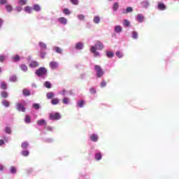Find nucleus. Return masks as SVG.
<instances>
[{
  "label": "nucleus",
  "instance_id": "32",
  "mask_svg": "<svg viewBox=\"0 0 179 179\" xmlns=\"http://www.w3.org/2000/svg\"><path fill=\"white\" fill-rule=\"evenodd\" d=\"M13 60L15 62L20 61V56H19V55H15L13 57Z\"/></svg>",
  "mask_w": 179,
  "mask_h": 179
},
{
  "label": "nucleus",
  "instance_id": "7",
  "mask_svg": "<svg viewBox=\"0 0 179 179\" xmlns=\"http://www.w3.org/2000/svg\"><path fill=\"white\" fill-rule=\"evenodd\" d=\"M57 20L62 24H66V23H68V20H66V18H65L64 17H61L58 18Z\"/></svg>",
  "mask_w": 179,
  "mask_h": 179
},
{
  "label": "nucleus",
  "instance_id": "14",
  "mask_svg": "<svg viewBox=\"0 0 179 179\" xmlns=\"http://www.w3.org/2000/svg\"><path fill=\"white\" fill-rule=\"evenodd\" d=\"M22 94H24V96H30L31 94V93L30 92V90H29L28 89H24L22 91Z\"/></svg>",
  "mask_w": 179,
  "mask_h": 179
},
{
  "label": "nucleus",
  "instance_id": "27",
  "mask_svg": "<svg viewBox=\"0 0 179 179\" xmlns=\"http://www.w3.org/2000/svg\"><path fill=\"white\" fill-rule=\"evenodd\" d=\"M6 9L8 12H12L13 10V8L9 4L6 6Z\"/></svg>",
  "mask_w": 179,
  "mask_h": 179
},
{
  "label": "nucleus",
  "instance_id": "22",
  "mask_svg": "<svg viewBox=\"0 0 179 179\" xmlns=\"http://www.w3.org/2000/svg\"><path fill=\"white\" fill-rule=\"evenodd\" d=\"M44 86L45 87H46L47 89H51V83H50V81H45L44 83Z\"/></svg>",
  "mask_w": 179,
  "mask_h": 179
},
{
  "label": "nucleus",
  "instance_id": "37",
  "mask_svg": "<svg viewBox=\"0 0 179 179\" xmlns=\"http://www.w3.org/2000/svg\"><path fill=\"white\" fill-rule=\"evenodd\" d=\"M24 121H25L26 124H30V122H31L30 116L27 115Z\"/></svg>",
  "mask_w": 179,
  "mask_h": 179
},
{
  "label": "nucleus",
  "instance_id": "1",
  "mask_svg": "<svg viewBox=\"0 0 179 179\" xmlns=\"http://www.w3.org/2000/svg\"><path fill=\"white\" fill-rule=\"evenodd\" d=\"M94 69L96 71L97 78H102L103 75H104V71L101 69V66L95 65Z\"/></svg>",
  "mask_w": 179,
  "mask_h": 179
},
{
  "label": "nucleus",
  "instance_id": "6",
  "mask_svg": "<svg viewBox=\"0 0 179 179\" xmlns=\"http://www.w3.org/2000/svg\"><path fill=\"white\" fill-rule=\"evenodd\" d=\"M90 51L94 54V57H99V55H100V54L96 50L95 46H91Z\"/></svg>",
  "mask_w": 179,
  "mask_h": 179
},
{
  "label": "nucleus",
  "instance_id": "36",
  "mask_svg": "<svg viewBox=\"0 0 179 179\" xmlns=\"http://www.w3.org/2000/svg\"><path fill=\"white\" fill-rule=\"evenodd\" d=\"M106 55L108 58H113V57H114V53L113 52H107Z\"/></svg>",
  "mask_w": 179,
  "mask_h": 179
},
{
  "label": "nucleus",
  "instance_id": "55",
  "mask_svg": "<svg viewBox=\"0 0 179 179\" xmlns=\"http://www.w3.org/2000/svg\"><path fill=\"white\" fill-rule=\"evenodd\" d=\"M17 12H21L22 11V7H17Z\"/></svg>",
  "mask_w": 179,
  "mask_h": 179
},
{
  "label": "nucleus",
  "instance_id": "13",
  "mask_svg": "<svg viewBox=\"0 0 179 179\" xmlns=\"http://www.w3.org/2000/svg\"><path fill=\"white\" fill-rule=\"evenodd\" d=\"M0 87L3 90H6V89H8V84H6V83H5V82H1Z\"/></svg>",
  "mask_w": 179,
  "mask_h": 179
},
{
  "label": "nucleus",
  "instance_id": "3",
  "mask_svg": "<svg viewBox=\"0 0 179 179\" xmlns=\"http://www.w3.org/2000/svg\"><path fill=\"white\" fill-rule=\"evenodd\" d=\"M60 118H61V115L59 113L50 114V120H54L57 121V120H59Z\"/></svg>",
  "mask_w": 179,
  "mask_h": 179
},
{
  "label": "nucleus",
  "instance_id": "49",
  "mask_svg": "<svg viewBox=\"0 0 179 179\" xmlns=\"http://www.w3.org/2000/svg\"><path fill=\"white\" fill-rule=\"evenodd\" d=\"M25 12L30 13V12H31V8L30 6L25 7Z\"/></svg>",
  "mask_w": 179,
  "mask_h": 179
},
{
  "label": "nucleus",
  "instance_id": "42",
  "mask_svg": "<svg viewBox=\"0 0 179 179\" xmlns=\"http://www.w3.org/2000/svg\"><path fill=\"white\" fill-rule=\"evenodd\" d=\"M22 156L27 157L29 155V152L28 150H24L22 152Z\"/></svg>",
  "mask_w": 179,
  "mask_h": 179
},
{
  "label": "nucleus",
  "instance_id": "40",
  "mask_svg": "<svg viewBox=\"0 0 179 179\" xmlns=\"http://www.w3.org/2000/svg\"><path fill=\"white\" fill-rule=\"evenodd\" d=\"M63 13L64 15H71V11H69V9L68 8H64Z\"/></svg>",
  "mask_w": 179,
  "mask_h": 179
},
{
  "label": "nucleus",
  "instance_id": "5",
  "mask_svg": "<svg viewBox=\"0 0 179 179\" xmlns=\"http://www.w3.org/2000/svg\"><path fill=\"white\" fill-rule=\"evenodd\" d=\"M17 110H18V111H22V113L26 111L24 106L22 103H17Z\"/></svg>",
  "mask_w": 179,
  "mask_h": 179
},
{
  "label": "nucleus",
  "instance_id": "24",
  "mask_svg": "<svg viewBox=\"0 0 179 179\" xmlns=\"http://www.w3.org/2000/svg\"><path fill=\"white\" fill-rule=\"evenodd\" d=\"M85 104V101L83 100L79 101L77 103V106L78 107H79L80 108H82V107H83V105Z\"/></svg>",
  "mask_w": 179,
  "mask_h": 179
},
{
  "label": "nucleus",
  "instance_id": "53",
  "mask_svg": "<svg viewBox=\"0 0 179 179\" xmlns=\"http://www.w3.org/2000/svg\"><path fill=\"white\" fill-rule=\"evenodd\" d=\"M8 0H0V5H5V3H7Z\"/></svg>",
  "mask_w": 179,
  "mask_h": 179
},
{
  "label": "nucleus",
  "instance_id": "44",
  "mask_svg": "<svg viewBox=\"0 0 179 179\" xmlns=\"http://www.w3.org/2000/svg\"><path fill=\"white\" fill-rule=\"evenodd\" d=\"M17 78H16V76H13L10 78V82H16L17 80Z\"/></svg>",
  "mask_w": 179,
  "mask_h": 179
},
{
  "label": "nucleus",
  "instance_id": "48",
  "mask_svg": "<svg viewBox=\"0 0 179 179\" xmlns=\"http://www.w3.org/2000/svg\"><path fill=\"white\" fill-rule=\"evenodd\" d=\"M78 17L80 20H85V15L80 14L78 15Z\"/></svg>",
  "mask_w": 179,
  "mask_h": 179
},
{
  "label": "nucleus",
  "instance_id": "16",
  "mask_svg": "<svg viewBox=\"0 0 179 179\" xmlns=\"http://www.w3.org/2000/svg\"><path fill=\"white\" fill-rule=\"evenodd\" d=\"M115 33H121L122 31V27L120 25H117L115 27Z\"/></svg>",
  "mask_w": 179,
  "mask_h": 179
},
{
  "label": "nucleus",
  "instance_id": "20",
  "mask_svg": "<svg viewBox=\"0 0 179 179\" xmlns=\"http://www.w3.org/2000/svg\"><path fill=\"white\" fill-rule=\"evenodd\" d=\"M143 19H144L143 15H142L141 14H138L137 15V20L140 23H142V22H143Z\"/></svg>",
  "mask_w": 179,
  "mask_h": 179
},
{
  "label": "nucleus",
  "instance_id": "15",
  "mask_svg": "<svg viewBox=\"0 0 179 179\" xmlns=\"http://www.w3.org/2000/svg\"><path fill=\"white\" fill-rule=\"evenodd\" d=\"M36 122H37V124L40 125V126H41V125H47V122H45V120L44 119L39 120Z\"/></svg>",
  "mask_w": 179,
  "mask_h": 179
},
{
  "label": "nucleus",
  "instance_id": "58",
  "mask_svg": "<svg viewBox=\"0 0 179 179\" xmlns=\"http://www.w3.org/2000/svg\"><path fill=\"white\" fill-rule=\"evenodd\" d=\"M3 23V20L0 18V27L2 26Z\"/></svg>",
  "mask_w": 179,
  "mask_h": 179
},
{
  "label": "nucleus",
  "instance_id": "45",
  "mask_svg": "<svg viewBox=\"0 0 179 179\" xmlns=\"http://www.w3.org/2000/svg\"><path fill=\"white\" fill-rule=\"evenodd\" d=\"M39 45L41 47V48H43V49H46L47 48V45H45V43H44L43 42H41L39 43Z\"/></svg>",
  "mask_w": 179,
  "mask_h": 179
},
{
  "label": "nucleus",
  "instance_id": "61",
  "mask_svg": "<svg viewBox=\"0 0 179 179\" xmlns=\"http://www.w3.org/2000/svg\"><path fill=\"white\" fill-rule=\"evenodd\" d=\"M1 72H2V69L1 68H0V73H1Z\"/></svg>",
  "mask_w": 179,
  "mask_h": 179
},
{
  "label": "nucleus",
  "instance_id": "52",
  "mask_svg": "<svg viewBox=\"0 0 179 179\" xmlns=\"http://www.w3.org/2000/svg\"><path fill=\"white\" fill-rule=\"evenodd\" d=\"M71 2L73 3V5H78V3H79L78 0H71Z\"/></svg>",
  "mask_w": 179,
  "mask_h": 179
},
{
  "label": "nucleus",
  "instance_id": "8",
  "mask_svg": "<svg viewBox=\"0 0 179 179\" xmlns=\"http://www.w3.org/2000/svg\"><path fill=\"white\" fill-rule=\"evenodd\" d=\"M54 97H55V94H54V92H50L46 94V98L48 99V100H50V99H54Z\"/></svg>",
  "mask_w": 179,
  "mask_h": 179
},
{
  "label": "nucleus",
  "instance_id": "57",
  "mask_svg": "<svg viewBox=\"0 0 179 179\" xmlns=\"http://www.w3.org/2000/svg\"><path fill=\"white\" fill-rule=\"evenodd\" d=\"M5 142H3V140H0V146H2Z\"/></svg>",
  "mask_w": 179,
  "mask_h": 179
},
{
  "label": "nucleus",
  "instance_id": "23",
  "mask_svg": "<svg viewBox=\"0 0 179 179\" xmlns=\"http://www.w3.org/2000/svg\"><path fill=\"white\" fill-rule=\"evenodd\" d=\"M96 48L97 50H103V48H104V46L103 45V43H101V42H98Z\"/></svg>",
  "mask_w": 179,
  "mask_h": 179
},
{
  "label": "nucleus",
  "instance_id": "47",
  "mask_svg": "<svg viewBox=\"0 0 179 179\" xmlns=\"http://www.w3.org/2000/svg\"><path fill=\"white\" fill-rule=\"evenodd\" d=\"M133 10H133L132 7H127L126 9L127 13H129L132 12Z\"/></svg>",
  "mask_w": 179,
  "mask_h": 179
},
{
  "label": "nucleus",
  "instance_id": "29",
  "mask_svg": "<svg viewBox=\"0 0 179 179\" xmlns=\"http://www.w3.org/2000/svg\"><path fill=\"white\" fill-rule=\"evenodd\" d=\"M101 153L99 152V153H96L95 154V159L96 160H101Z\"/></svg>",
  "mask_w": 179,
  "mask_h": 179
},
{
  "label": "nucleus",
  "instance_id": "2",
  "mask_svg": "<svg viewBox=\"0 0 179 179\" xmlns=\"http://www.w3.org/2000/svg\"><path fill=\"white\" fill-rule=\"evenodd\" d=\"M35 73L37 76H44V75H47V69L41 67L36 71Z\"/></svg>",
  "mask_w": 179,
  "mask_h": 179
},
{
  "label": "nucleus",
  "instance_id": "19",
  "mask_svg": "<svg viewBox=\"0 0 179 179\" xmlns=\"http://www.w3.org/2000/svg\"><path fill=\"white\" fill-rule=\"evenodd\" d=\"M9 94H8V92H6V91H2L1 92V96L3 99H8V96Z\"/></svg>",
  "mask_w": 179,
  "mask_h": 179
},
{
  "label": "nucleus",
  "instance_id": "25",
  "mask_svg": "<svg viewBox=\"0 0 179 179\" xmlns=\"http://www.w3.org/2000/svg\"><path fill=\"white\" fill-rule=\"evenodd\" d=\"M41 8L38 4L34 5V10H36V12H39L41 10Z\"/></svg>",
  "mask_w": 179,
  "mask_h": 179
},
{
  "label": "nucleus",
  "instance_id": "59",
  "mask_svg": "<svg viewBox=\"0 0 179 179\" xmlns=\"http://www.w3.org/2000/svg\"><path fill=\"white\" fill-rule=\"evenodd\" d=\"M66 92V91L65 90H62V94H63V96H65Z\"/></svg>",
  "mask_w": 179,
  "mask_h": 179
},
{
  "label": "nucleus",
  "instance_id": "62",
  "mask_svg": "<svg viewBox=\"0 0 179 179\" xmlns=\"http://www.w3.org/2000/svg\"><path fill=\"white\" fill-rule=\"evenodd\" d=\"M109 1H113V0H109Z\"/></svg>",
  "mask_w": 179,
  "mask_h": 179
},
{
  "label": "nucleus",
  "instance_id": "56",
  "mask_svg": "<svg viewBox=\"0 0 179 179\" xmlns=\"http://www.w3.org/2000/svg\"><path fill=\"white\" fill-rule=\"evenodd\" d=\"M41 58H45V53H41Z\"/></svg>",
  "mask_w": 179,
  "mask_h": 179
},
{
  "label": "nucleus",
  "instance_id": "4",
  "mask_svg": "<svg viewBox=\"0 0 179 179\" xmlns=\"http://www.w3.org/2000/svg\"><path fill=\"white\" fill-rule=\"evenodd\" d=\"M49 66L51 69H57L58 68V63L57 62H51L49 64Z\"/></svg>",
  "mask_w": 179,
  "mask_h": 179
},
{
  "label": "nucleus",
  "instance_id": "34",
  "mask_svg": "<svg viewBox=\"0 0 179 179\" xmlns=\"http://www.w3.org/2000/svg\"><path fill=\"white\" fill-rule=\"evenodd\" d=\"M5 132L6 134H8V135H10V134H12V130L10 129V127H6Z\"/></svg>",
  "mask_w": 179,
  "mask_h": 179
},
{
  "label": "nucleus",
  "instance_id": "46",
  "mask_svg": "<svg viewBox=\"0 0 179 179\" xmlns=\"http://www.w3.org/2000/svg\"><path fill=\"white\" fill-rule=\"evenodd\" d=\"M6 59V56L5 55H0V62H3Z\"/></svg>",
  "mask_w": 179,
  "mask_h": 179
},
{
  "label": "nucleus",
  "instance_id": "50",
  "mask_svg": "<svg viewBox=\"0 0 179 179\" xmlns=\"http://www.w3.org/2000/svg\"><path fill=\"white\" fill-rule=\"evenodd\" d=\"M116 55L119 58H122V53H121L120 51L116 52Z\"/></svg>",
  "mask_w": 179,
  "mask_h": 179
},
{
  "label": "nucleus",
  "instance_id": "11",
  "mask_svg": "<svg viewBox=\"0 0 179 179\" xmlns=\"http://www.w3.org/2000/svg\"><path fill=\"white\" fill-rule=\"evenodd\" d=\"M90 139L92 142H97V141H99V136L96 134H92L90 136Z\"/></svg>",
  "mask_w": 179,
  "mask_h": 179
},
{
  "label": "nucleus",
  "instance_id": "43",
  "mask_svg": "<svg viewBox=\"0 0 179 179\" xmlns=\"http://www.w3.org/2000/svg\"><path fill=\"white\" fill-rule=\"evenodd\" d=\"M10 173H12L13 174H15V173H16V168L15 166H11L10 168Z\"/></svg>",
  "mask_w": 179,
  "mask_h": 179
},
{
  "label": "nucleus",
  "instance_id": "9",
  "mask_svg": "<svg viewBox=\"0 0 179 179\" xmlns=\"http://www.w3.org/2000/svg\"><path fill=\"white\" fill-rule=\"evenodd\" d=\"M38 65H40V64H38V62H36V61H32L29 64L30 68H37V66H38Z\"/></svg>",
  "mask_w": 179,
  "mask_h": 179
},
{
  "label": "nucleus",
  "instance_id": "33",
  "mask_svg": "<svg viewBox=\"0 0 179 179\" xmlns=\"http://www.w3.org/2000/svg\"><path fill=\"white\" fill-rule=\"evenodd\" d=\"M119 6H120L118 4V2L114 3L113 6V10H117L118 9Z\"/></svg>",
  "mask_w": 179,
  "mask_h": 179
},
{
  "label": "nucleus",
  "instance_id": "26",
  "mask_svg": "<svg viewBox=\"0 0 179 179\" xmlns=\"http://www.w3.org/2000/svg\"><path fill=\"white\" fill-rule=\"evenodd\" d=\"M2 104H3V106H4V107H9V106H10V103L7 100H3Z\"/></svg>",
  "mask_w": 179,
  "mask_h": 179
},
{
  "label": "nucleus",
  "instance_id": "54",
  "mask_svg": "<svg viewBox=\"0 0 179 179\" xmlns=\"http://www.w3.org/2000/svg\"><path fill=\"white\" fill-rule=\"evenodd\" d=\"M33 107H34L36 110H38V108H40V105H38V103H34L33 105Z\"/></svg>",
  "mask_w": 179,
  "mask_h": 179
},
{
  "label": "nucleus",
  "instance_id": "12",
  "mask_svg": "<svg viewBox=\"0 0 179 179\" xmlns=\"http://www.w3.org/2000/svg\"><path fill=\"white\" fill-rule=\"evenodd\" d=\"M51 104H52V106H57V104H59V99L53 98L51 101Z\"/></svg>",
  "mask_w": 179,
  "mask_h": 179
},
{
  "label": "nucleus",
  "instance_id": "17",
  "mask_svg": "<svg viewBox=\"0 0 179 179\" xmlns=\"http://www.w3.org/2000/svg\"><path fill=\"white\" fill-rule=\"evenodd\" d=\"M29 147V143L27 141H24L21 143V148L22 149H26Z\"/></svg>",
  "mask_w": 179,
  "mask_h": 179
},
{
  "label": "nucleus",
  "instance_id": "60",
  "mask_svg": "<svg viewBox=\"0 0 179 179\" xmlns=\"http://www.w3.org/2000/svg\"><path fill=\"white\" fill-rule=\"evenodd\" d=\"M0 170H3V166H0Z\"/></svg>",
  "mask_w": 179,
  "mask_h": 179
},
{
  "label": "nucleus",
  "instance_id": "21",
  "mask_svg": "<svg viewBox=\"0 0 179 179\" xmlns=\"http://www.w3.org/2000/svg\"><path fill=\"white\" fill-rule=\"evenodd\" d=\"M21 70L23 71V72H27L28 68L26 64H21L20 66Z\"/></svg>",
  "mask_w": 179,
  "mask_h": 179
},
{
  "label": "nucleus",
  "instance_id": "35",
  "mask_svg": "<svg viewBox=\"0 0 179 179\" xmlns=\"http://www.w3.org/2000/svg\"><path fill=\"white\" fill-rule=\"evenodd\" d=\"M18 3L20 5H26V3H27V0H18Z\"/></svg>",
  "mask_w": 179,
  "mask_h": 179
},
{
  "label": "nucleus",
  "instance_id": "31",
  "mask_svg": "<svg viewBox=\"0 0 179 179\" xmlns=\"http://www.w3.org/2000/svg\"><path fill=\"white\" fill-rule=\"evenodd\" d=\"M55 52H57V54H62V49L59 47H55Z\"/></svg>",
  "mask_w": 179,
  "mask_h": 179
},
{
  "label": "nucleus",
  "instance_id": "51",
  "mask_svg": "<svg viewBox=\"0 0 179 179\" xmlns=\"http://www.w3.org/2000/svg\"><path fill=\"white\" fill-rule=\"evenodd\" d=\"M106 85H107V83H106V81L103 80L101 83V87H106Z\"/></svg>",
  "mask_w": 179,
  "mask_h": 179
},
{
  "label": "nucleus",
  "instance_id": "10",
  "mask_svg": "<svg viewBox=\"0 0 179 179\" xmlns=\"http://www.w3.org/2000/svg\"><path fill=\"white\" fill-rule=\"evenodd\" d=\"M158 9L159 10H166V5L163 3H158Z\"/></svg>",
  "mask_w": 179,
  "mask_h": 179
},
{
  "label": "nucleus",
  "instance_id": "30",
  "mask_svg": "<svg viewBox=\"0 0 179 179\" xmlns=\"http://www.w3.org/2000/svg\"><path fill=\"white\" fill-rule=\"evenodd\" d=\"M90 93H91V94H96V91L94 87H92L90 88Z\"/></svg>",
  "mask_w": 179,
  "mask_h": 179
},
{
  "label": "nucleus",
  "instance_id": "28",
  "mask_svg": "<svg viewBox=\"0 0 179 179\" xmlns=\"http://www.w3.org/2000/svg\"><path fill=\"white\" fill-rule=\"evenodd\" d=\"M94 22L96 23V24H99L100 23V17L99 16H95L94 17Z\"/></svg>",
  "mask_w": 179,
  "mask_h": 179
},
{
  "label": "nucleus",
  "instance_id": "18",
  "mask_svg": "<svg viewBox=\"0 0 179 179\" xmlns=\"http://www.w3.org/2000/svg\"><path fill=\"white\" fill-rule=\"evenodd\" d=\"M76 50H82V48H83V43H82L80 42L76 43Z\"/></svg>",
  "mask_w": 179,
  "mask_h": 179
},
{
  "label": "nucleus",
  "instance_id": "41",
  "mask_svg": "<svg viewBox=\"0 0 179 179\" xmlns=\"http://www.w3.org/2000/svg\"><path fill=\"white\" fill-rule=\"evenodd\" d=\"M62 103L64 104H68V103H69V99L64 97L62 100Z\"/></svg>",
  "mask_w": 179,
  "mask_h": 179
},
{
  "label": "nucleus",
  "instance_id": "38",
  "mask_svg": "<svg viewBox=\"0 0 179 179\" xmlns=\"http://www.w3.org/2000/svg\"><path fill=\"white\" fill-rule=\"evenodd\" d=\"M132 38H134V39L138 38V32L135 31L132 32Z\"/></svg>",
  "mask_w": 179,
  "mask_h": 179
},
{
  "label": "nucleus",
  "instance_id": "39",
  "mask_svg": "<svg viewBox=\"0 0 179 179\" xmlns=\"http://www.w3.org/2000/svg\"><path fill=\"white\" fill-rule=\"evenodd\" d=\"M123 24H124V27H129V21H128V20H124Z\"/></svg>",
  "mask_w": 179,
  "mask_h": 179
}]
</instances>
